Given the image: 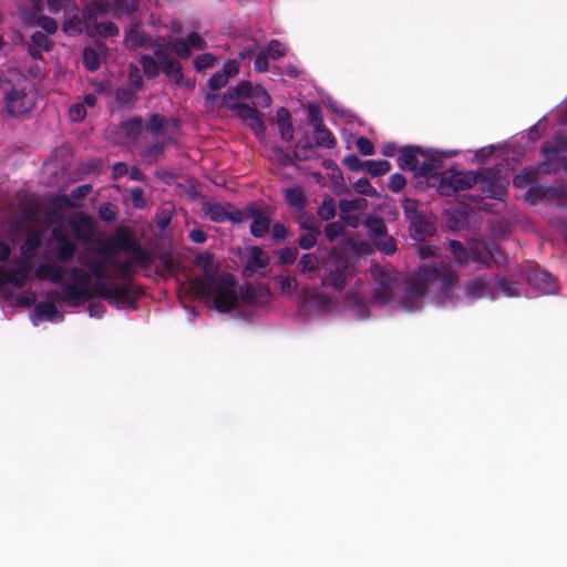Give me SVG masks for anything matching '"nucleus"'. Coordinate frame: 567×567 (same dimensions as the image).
<instances>
[{"mask_svg": "<svg viewBox=\"0 0 567 567\" xmlns=\"http://www.w3.org/2000/svg\"><path fill=\"white\" fill-rule=\"evenodd\" d=\"M104 12L105 8L102 4H96L93 9L84 11L85 31L89 35L112 38L118 34V28L114 22H97L96 14H102Z\"/></svg>", "mask_w": 567, "mask_h": 567, "instance_id": "12", "label": "nucleus"}, {"mask_svg": "<svg viewBox=\"0 0 567 567\" xmlns=\"http://www.w3.org/2000/svg\"><path fill=\"white\" fill-rule=\"evenodd\" d=\"M365 204V199L360 197L353 199L342 198L339 200V208L342 213L349 214L351 212L362 210Z\"/></svg>", "mask_w": 567, "mask_h": 567, "instance_id": "54", "label": "nucleus"}, {"mask_svg": "<svg viewBox=\"0 0 567 567\" xmlns=\"http://www.w3.org/2000/svg\"><path fill=\"white\" fill-rule=\"evenodd\" d=\"M270 217L267 215L251 221L250 234L256 238H262L270 229Z\"/></svg>", "mask_w": 567, "mask_h": 567, "instance_id": "48", "label": "nucleus"}, {"mask_svg": "<svg viewBox=\"0 0 567 567\" xmlns=\"http://www.w3.org/2000/svg\"><path fill=\"white\" fill-rule=\"evenodd\" d=\"M477 184V172H456L447 169L440 175H433L432 186L443 196H453L455 193L471 188Z\"/></svg>", "mask_w": 567, "mask_h": 567, "instance_id": "5", "label": "nucleus"}, {"mask_svg": "<svg viewBox=\"0 0 567 567\" xmlns=\"http://www.w3.org/2000/svg\"><path fill=\"white\" fill-rule=\"evenodd\" d=\"M53 241L52 251L55 259L60 262L68 264L72 261L76 255L78 246L61 226H55L51 230Z\"/></svg>", "mask_w": 567, "mask_h": 567, "instance_id": "13", "label": "nucleus"}, {"mask_svg": "<svg viewBox=\"0 0 567 567\" xmlns=\"http://www.w3.org/2000/svg\"><path fill=\"white\" fill-rule=\"evenodd\" d=\"M371 274L375 284L372 298L384 305L394 300L395 289L398 287V279L395 276L380 266L372 267Z\"/></svg>", "mask_w": 567, "mask_h": 567, "instance_id": "10", "label": "nucleus"}, {"mask_svg": "<svg viewBox=\"0 0 567 567\" xmlns=\"http://www.w3.org/2000/svg\"><path fill=\"white\" fill-rule=\"evenodd\" d=\"M477 184L487 197L504 200L508 192V181L501 169L485 168L477 173Z\"/></svg>", "mask_w": 567, "mask_h": 567, "instance_id": "9", "label": "nucleus"}, {"mask_svg": "<svg viewBox=\"0 0 567 567\" xmlns=\"http://www.w3.org/2000/svg\"><path fill=\"white\" fill-rule=\"evenodd\" d=\"M277 125L281 140L290 142L293 138L291 113L287 107H279L276 112Z\"/></svg>", "mask_w": 567, "mask_h": 567, "instance_id": "23", "label": "nucleus"}, {"mask_svg": "<svg viewBox=\"0 0 567 567\" xmlns=\"http://www.w3.org/2000/svg\"><path fill=\"white\" fill-rule=\"evenodd\" d=\"M330 259L332 261V268H329L326 276L321 278V286L329 287L332 290L340 292L347 286L349 261L337 248L331 250Z\"/></svg>", "mask_w": 567, "mask_h": 567, "instance_id": "8", "label": "nucleus"}, {"mask_svg": "<svg viewBox=\"0 0 567 567\" xmlns=\"http://www.w3.org/2000/svg\"><path fill=\"white\" fill-rule=\"evenodd\" d=\"M114 97L120 105L127 106H132L137 100L136 93L132 89L126 86H121L116 89Z\"/></svg>", "mask_w": 567, "mask_h": 567, "instance_id": "52", "label": "nucleus"}, {"mask_svg": "<svg viewBox=\"0 0 567 567\" xmlns=\"http://www.w3.org/2000/svg\"><path fill=\"white\" fill-rule=\"evenodd\" d=\"M64 275V268L55 264H42L35 270V276L39 279H45L55 285L63 280Z\"/></svg>", "mask_w": 567, "mask_h": 567, "instance_id": "24", "label": "nucleus"}, {"mask_svg": "<svg viewBox=\"0 0 567 567\" xmlns=\"http://www.w3.org/2000/svg\"><path fill=\"white\" fill-rule=\"evenodd\" d=\"M79 262L87 268L91 275L95 278L96 282H107L109 275L106 274V266L109 265L104 258L95 255L86 258L84 252H81L78 258Z\"/></svg>", "mask_w": 567, "mask_h": 567, "instance_id": "18", "label": "nucleus"}, {"mask_svg": "<svg viewBox=\"0 0 567 567\" xmlns=\"http://www.w3.org/2000/svg\"><path fill=\"white\" fill-rule=\"evenodd\" d=\"M372 244L375 246V248L381 251L382 254L386 256H391L396 250L395 240L392 236H390L388 233L382 235L379 238H375Z\"/></svg>", "mask_w": 567, "mask_h": 567, "instance_id": "42", "label": "nucleus"}, {"mask_svg": "<svg viewBox=\"0 0 567 567\" xmlns=\"http://www.w3.org/2000/svg\"><path fill=\"white\" fill-rule=\"evenodd\" d=\"M298 221L302 230H307L309 233H320V226L312 215L302 214Z\"/></svg>", "mask_w": 567, "mask_h": 567, "instance_id": "62", "label": "nucleus"}, {"mask_svg": "<svg viewBox=\"0 0 567 567\" xmlns=\"http://www.w3.org/2000/svg\"><path fill=\"white\" fill-rule=\"evenodd\" d=\"M540 151L546 161L550 162L555 159L567 152V135L564 133H556L550 140L542 145Z\"/></svg>", "mask_w": 567, "mask_h": 567, "instance_id": "19", "label": "nucleus"}, {"mask_svg": "<svg viewBox=\"0 0 567 567\" xmlns=\"http://www.w3.org/2000/svg\"><path fill=\"white\" fill-rule=\"evenodd\" d=\"M275 280L279 285V291L281 295L292 296L298 288V281L293 277H279L275 278Z\"/></svg>", "mask_w": 567, "mask_h": 567, "instance_id": "56", "label": "nucleus"}, {"mask_svg": "<svg viewBox=\"0 0 567 567\" xmlns=\"http://www.w3.org/2000/svg\"><path fill=\"white\" fill-rule=\"evenodd\" d=\"M189 286L195 295L205 298L207 302L212 301L218 312H229L237 306V281L229 272H223L217 278L214 274L194 277Z\"/></svg>", "mask_w": 567, "mask_h": 567, "instance_id": "2", "label": "nucleus"}, {"mask_svg": "<svg viewBox=\"0 0 567 567\" xmlns=\"http://www.w3.org/2000/svg\"><path fill=\"white\" fill-rule=\"evenodd\" d=\"M344 231V224L341 220L331 221L324 227V236L330 243L334 241Z\"/></svg>", "mask_w": 567, "mask_h": 567, "instance_id": "57", "label": "nucleus"}, {"mask_svg": "<svg viewBox=\"0 0 567 567\" xmlns=\"http://www.w3.org/2000/svg\"><path fill=\"white\" fill-rule=\"evenodd\" d=\"M112 267L117 270V277L123 282H132L134 277V267H138L137 262L134 259V255H132L131 259H125L122 261H113Z\"/></svg>", "mask_w": 567, "mask_h": 567, "instance_id": "32", "label": "nucleus"}, {"mask_svg": "<svg viewBox=\"0 0 567 567\" xmlns=\"http://www.w3.org/2000/svg\"><path fill=\"white\" fill-rule=\"evenodd\" d=\"M391 163L386 159L364 161V169L372 176H382L391 171Z\"/></svg>", "mask_w": 567, "mask_h": 567, "instance_id": "40", "label": "nucleus"}, {"mask_svg": "<svg viewBox=\"0 0 567 567\" xmlns=\"http://www.w3.org/2000/svg\"><path fill=\"white\" fill-rule=\"evenodd\" d=\"M536 178H537V172L532 167H525L524 169H522V172L519 174L514 176L513 185L516 188H524L527 186L529 188L532 185L537 184V183H535Z\"/></svg>", "mask_w": 567, "mask_h": 567, "instance_id": "35", "label": "nucleus"}, {"mask_svg": "<svg viewBox=\"0 0 567 567\" xmlns=\"http://www.w3.org/2000/svg\"><path fill=\"white\" fill-rule=\"evenodd\" d=\"M92 251L95 255H99L101 258H104L106 262L111 266L120 254V251L113 244L112 239L109 237H105L102 240H100V244L96 247H94Z\"/></svg>", "mask_w": 567, "mask_h": 567, "instance_id": "29", "label": "nucleus"}, {"mask_svg": "<svg viewBox=\"0 0 567 567\" xmlns=\"http://www.w3.org/2000/svg\"><path fill=\"white\" fill-rule=\"evenodd\" d=\"M239 72V64L236 60L225 61L223 68L216 71L208 80L207 85L212 91L226 86L229 79Z\"/></svg>", "mask_w": 567, "mask_h": 567, "instance_id": "17", "label": "nucleus"}, {"mask_svg": "<svg viewBox=\"0 0 567 567\" xmlns=\"http://www.w3.org/2000/svg\"><path fill=\"white\" fill-rule=\"evenodd\" d=\"M317 215L321 220H330L336 216V202L332 197H326L317 209Z\"/></svg>", "mask_w": 567, "mask_h": 567, "instance_id": "51", "label": "nucleus"}, {"mask_svg": "<svg viewBox=\"0 0 567 567\" xmlns=\"http://www.w3.org/2000/svg\"><path fill=\"white\" fill-rule=\"evenodd\" d=\"M216 63V58L212 53H203L194 59V66L199 72L213 68Z\"/></svg>", "mask_w": 567, "mask_h": 567, "instance_id": "61", "label": "nucleus"}, {"mask_svg": "<svg viewBox=\"0 0 567 567\" xmlns=\"http://www.w3.org/2000/svg\"><path fill=\"white\" fill-rule=\"evenodd\" d=\"M118 251H125L134 255L137 266L148 268L154 262V256L148 250L142 248L138 240L131 234L125 226H118L114 238H111Z\"/></svg>", "mask_w": 567, "mask_h": 567, "instance_id": "7", "label": "nucleus"}, {"mask_svg": "<svg viewBox=\"0 0 567 567\" xmlns=\"http://www.w3.org/2000/svg\"><path fill=\"white\" fill-rule=\"evenodd\" d=\"M269 265L268 255L258 246H254L249 250V256L245 265V271L250 274L257 269L266 268Z\"/></svg>", "mask_w": 567, "mask_h": 567, "instance_id": "25", "label": "nucleus"}, {"mask_svg": "<svg viewBox=\"0 0 567 567\" xmlns=\"http://www.w3.org/2000/svg\"><path fill=\"white\" fill-rule=\"evenodd\" d=\"M181 59H188L192 55L189 44L184 39H176L171 48Z\"/></svg>", "mask_w": 567, "mask_h": 567, "instance_id": "64", "label": "nucleus"}, {"mask_svg": "<svg viewBox=\"0 0 567 567\" xmlns=\"http://www.w3.org/2000/svg\"><path fill=\"white\" fill-rule=\"evenodd\" d=\"M285 200L289 206L302 209L306 204V195L301 187H289L285 190Z\"/></svg>", "mask_w": 567, "mask_h": 567, "instance_id": "36", "label": "nucleus"}, {"mask_svg": "<svg viewBox=\"0 0 567 567\" xmlns=\"http://www.w3.org/2000/svg\"><path fill=\"white\" fill-rule=\"evenodd\" d=\"M347 301L355 311L357 318L360 320L368 319L370 317V310L368 306L361 300L357 293H350L347 297Z\"/></svg>", "mask_w": 567, "mask_h": 567, "instance_id": "45", "label": "nucleus"}, {"mask_svg": "<svg viewBox=\"0 0 567 567\" xmlns=\"http://www.w3.org/2000/svg\"><path fill=\"white\" fill-rule=\"evenodd\" d=\"M31 43L29 44V54L34 58H41L42 51H49L51 49V41L48 35L41 31H35L31 35Z\"/></svg>", "mask_w": 567, "mask_h": 567, "instance_id": "27", "label": "nucleus"}, {"mask_svg": "<svg viewBox=\"0 0 567 567\" xmlns=\"http://www.w3.org/2000/svg\"><path fill=\"white\" fill-rule=\"evenodd\" d=\"M364 225L368 228V235L371 241L388 233L384 220L380 217L370 216L364 220Z\"/></svg>", "mask_w": 567, "mask_h": 567, "instance_id": "34", "label": "nucleus"}, {"mask_svg": "<svg viewBox=\"0 0 567 567\" xmlns=\"http://www.w3.org/2000/svg\"><path fill=\"white\" fill-rule=\"evenodd\" d=\"M465 292L468 298L482 299L484 297H493L491 290V279L486 277H477L465 285Z\"/></svg>", "mask_w": 567, "mask_h": 567, "instance_id": "22", "label": "nucleus"}, {"mask_svg": "<svg viewBox=\"0 0 567 567\" xmlns=\"http://www.w3.org/2000/svg\"><path fill=\"white\" fill-rule=\"evenodd\" d=\"M53 301L39 302L34 308V316L39 319L52 320L56 315L58 310L54 305V293H52Z\"/></svg>", "mask_w": 567, "mask_h": 567, "instance_id": "38", "label": "nucleus"}, {"mask_svg": "<svg viewBox=\"0 0 567 567\" xmlns=\"http://www.w3.org/2000/svg\"><path fill=\"white\" fill-rule=\"evenodd\" d=\"M205 215L214 223H224L227 220V209L221 204L206 203L203 206Z\"/></svg>", "mask_w": 567, "mask_h": 567, "instance_id": "37", "label": "nucleus"}, {"mask_svg": "<svg viewBox=\"0 0 567 567\" xmlns=\"http://www.w3.org/2000/svg\"><path fill=\"white\" fill-rule=\"evenodd\" d=\"M313 147H317L315 145V142H311L308 133L303 134V136H301L295 145V150H293L295 158L299 162H307V161L311 159Z\"/></svg>", "mask_w": 567, "mask_h": 567, "instance_id": "28", "label": "nucleus"}, {"mask_svg": "<svg viewBox=\"0 0 567 567\" xmlns=\"http://www.w3.org/2000/svg\"><path fill=\"white\" fill-rule=\"evenodd\" d=\"M120 128L126 138L135 141L142 134L143 118L141 116H133L121 122Z\"/></svg>", "mask_w": 567, "mask_h": 567, "instance_id": "30", "label": "nucleus"}, {"mask_svg": "<svg viewBox=\"0 0 567 567\" xmlns=\"http://www.w3.org/2000/svg\"><path fill=\"white\" fill-rule=\"evenodd\" d=\"M163 73L168 76L176 85H179L183 81V68L182 64L175 60L169 59L162 63Z\"/></svg>", "mask_w": 567, "mask_h": 567, "instance_id": "33", "label": "nucleus"}, {"mask_svg": "<svg viewBox=\"0 0 567 567\" xmlns=\"http://www.w3.org/2000/svg\"><path fill=\"white\" fill-rule=\"evenodd\" d=\"M144 74L148 79H154L159 74V66L157 61L150 54H143L138 60Z\"/></svg>", "mask_w": 567, "mask_h": 567, "instance_id": "47", "label": "nucleus"}, {"mask_svg": "<svg viewBox=\"0 0 567 567\" xmlns=\"http://www.w3.org/2000/svg\"><path fill=\"white\" fill-rule=\"evenodd\" d=\"M173 142L174 138L168 137L165 141L148 144L142 148L141 156L148 162H155L164 154L166 146Z\"/></svg>", "mask_w": 567, "mask_h": 567, "instance_id": "31", "label": "nucleus"}, {"mask_svg": "<svg viewBox=\"0 0 567 567\" xmlns=\"http://www.w3.org/2000/svg\"><path fill=\"white\" fill-rule=\"evenodd\" d=\"M319 267V258L313 252H308L301 256L297 269L300 274H308L316 271Z\"/></svg>", "mask_w": 567, "mask_h": 567, "instance_id": "44", "label": "nucleus"}, {"mask_svg": "<svg viewBox=\"0 0 567 567\" xmlns=\"http://www.w3.org/2000/svg\"><path fill=\"white\" fill-rule=\"evenodd\" d=\"M495 287L497 291L503 293L506 297H516V284L514 281L508 280L505 276H497L495 279Z\"/></svg>", "mask_w": 567, "mask_h": 567, "instance_id": "53", "label": "nucleus"}, {"mask_svg": "<svg viewBox=\"0 0 567 567\" xmlns=\"http://www.w3.org/2000/svg\"><path fill=\"white\" fill-rule=\"evenodd\" d=\"M457 282V274L450 265L441 264L433 267H421L409 281L405 297L401 300L404 311H415L422 307V298L431 289L450 296Z\"/></svg>", "mask_w": 567, "mask_h": 567, "instance_id": "1", "label": "nucleus"}, {"mask_svg": "<svg viewBox=\"0 0 567 567\" xmlns=\"http://www.w3.org/2000/svg\"><path fill=\"white\" fill-rule=\"evenodd\" d=\"M449 246H450V251H451L455 262L461 267L466 265L467 257H468V249H466L465 246L458 240H451Z\"/></svg>", "mask_w": 567, "mask_h": 567, "instance_id": "46", "label": "nucleus"}, {"mask_svg": "<svg viewBox=\"0 0 567 567\" xmlns=\"http://www.w3.org/2000/svg\"><path fill=\"white\" fill-rule=\"evenodd\" d=\"M83 64L86 70L94 72L100 69L101 61L97 51L92 47H86L83 50Z\"/></svg>", "mask_w": 567, "mask_h": 567, "instance_id": "49", "label": "nucleus"}, {"mask_svg": "<svg viewBox=\"0 0 567 567\" xmlns=\"http://www.w3.org/2000/svg\"><path fill=\"white\" fill-rule=\"evenodd\" d=\"M410 235L415 240H424L435 233V227L423 214L409 220Z\"/></svg>", "mask_w": 567, "mask_h": 567, "instance_id": "21", "label": "nucleus"}, {"mask_svg": "<svg viewBox=\"0 0 567 567\" xmlns=\"http://www.w3.org/2000/svg\"><path fill=\"white\" fill-rule=\"evenodd\" d=\"M0 92L4 109L10 116L24 115L35 105V97L30 91H27L25 80L23 79H19L17 82L0 79Z\"/></svg>", "mask_w": 567, "mask_h": 567, "instance_id": "3", "label": "nucleus"}, {"mask_svg": "<svg viewBox=\"0 0 567 567\" xmlns=\"http://www.w3.org/2000/svg\"><path fill=\"white\" fill-rule=\"evenodd\" d=\"M525 200L530 205L547 200L558 207L567 208V188L544 184L532 185L525 194Z\"/></svg>", "mask_w": 567, "mask_h": 567, "instance_id": "11", "label": "nucleus"}, {"mask_svg": "<svg viewBox=\"0 0 567 567\" xmlns=\"http://www.w3.org/2000/svg\"><path fill=\"white\" fill-rule=\"evenodd\" d=\"M167 118L158 113L151 114L146 128L155 136L163 135Z\"/></svg>", "mask_w": 567, "mask_h": 567, "instance_id": "50", "label": "nucleus"}, {"mask_svg": "<svg viewBox=\"0 0 567 567\" xmlns=\"http://www.w3.org/2000/svg\"><path fill=\"white\" fill-rule=\"evenodd\" d=\"M422 156L424 159L422 163H419L416 173L422 177H426L429 184L432 186V177L433 175H440V173H435V171L441 166L442 161L435 156L429 155L427 152Z\"/></svg>", "mask_w": 567, "mask_h": 567, "instance_id": "26", "label": "nucleus"}, {"mask_svg": "<svg viewBox=\"0 0 567 567\" xmlns=\"http://www.w3.org/2000/svg\"><path fill=\"white\" fill-rule=\"evenodd\" d=\"M9 274V284L16 288H23L28 281L29 268L25 265H21L16 267L14 269L8 271Z\"/></svg>", "mask_w": 567, "mask_h": 567, "instance_id": "41", "label": "nucleus"}, {"mask_svg": "<svg viewBox=\"0 0 567 567\" xmlns=\"http://www.w3.org/2000/svg\"><path fill=\"white\" fill-rule=\"evenodd\" d=\"M315 134V145L317 147L333 148L337 145V140L333 133L327 126L316 132Z\"/></svg>", "mask_w": 567, "mask_h": 567, "instance_id": "43", "label": "nucleus"}, {"mask_svg": "<svg viewBox=\"0 0 567 567\" xmlns=\"http://www.w3.org/2000/svg\"><path fill=\"white\" fill-rule=\"evenodd\" d=\"M234 113L245 125L249 126L257 136L265 134L266 125L262 114L256 107L247 103H239L234 106Z\"/></svg>", "mask_w": 567, "mask_h": 567, "instance_id": "16", "label": "nucleus"}, {"mask_svg": "<svg viewBox=\"0 0 567 567\" xmlns=\"http://www.w3.org/2000/svg\"><path fill=\"white\" fill-rule=\"evenodd\" d=\"M527 284L542 293H554L556 291V280L546 270L537 266H529L524 270Z\"/></svg>", "mask_w": 567, "mask_h": 567, "instance_id": "15", "label": "nucleus"}, {"mask_svg": "<svg viewBox=\"0 0 567 567\" xmlns=\"http://www.w3.org/2000/svg\"><path fill=\"white\" fill-rule=\"evenodd\" d=\"M308 124L313 128V132H318L326 125L323 123V116L320 106L310 103L307 106Z\"/></svg>", "mask_w": 567, "mask_h": 567, "instance_id": "39", "label": "nucleus"}, {"mask_svg": "<svg viewBox=\"0 0 567 567\" xmlns=\"http://www.w3.org/2000/svg\"><path fill=\"white\" fill-rule=\"evenodd\" d=\"M73 282L62 286L61 292H54V299L64 301L71 307H79L96 296L95 288L91 289L92 276L81 267L70 269Z\"/></svg>", "mask_w": 567, "mask_h": 567, "instance_id": "4", "label": "nucleus"}, {"mask_svg": "<svg viewBox=\"0 0 567 567\" xmlns=\"http://www.w3.org/2000/svg\"><path fill=\"white\" fill-rule=\"evenodd\" d=\"M63 29L66 32L81 33L85 29L84 14L81 19L74 13L64 22Z\"/></svg>", "mask_w": 567, "mask_h": 567, "instance_id": "58", "label": "nucleus"}, {"mask_svg": "<svg viewBox=\"0 0 567 567\" xmlns=\"http://www.w3.org/2000/svg\"><path fill=\"white\" fill-rule=\"evenodd\" d=\"M299 255L298 248L295 246H289L280 249L277 254L278 264L281 266L292 265Z\"/></svg>", "mask_w": 567, "mask_h": 567, "instance_id": "55", "label": "nucleus"}, {"mask_svg": "<svg viewBox=\"0 0 567 567\" xmlns=\"http://www.w3.org/2000/svg\"><path fill=\"white\" fill-rule=\"evenodd\" d=\"M195 265L203 268V270L206 274H212L213 265H214V258L213 255L208 251L198 254L195 257Z\"/></svg>", "mask_w": 567, "mask_h": 567, "instance_id": "63", "label": "nucleus"}, {"mask_svg": "<svg viewBox=\"0 0 567 567\" xmlns=\"http://www.w3.org/2000/svg\"><path fill=\"white\" fill-rule=\"evenodd\" d=\"M69 227L74 238L83 245L94 239L95 224L91 216L80 213L69 220Z\"/></svg>", "mask_w": 567, "mask_h": 567, "instance_id": "14", "label": "nucleus"}, {"mask_svg": "<svg viewBox=\"0 0 567 567\" xmlns=\"http://www.w3.org/2000/svg\"><path fill=\"white\" fill-rule=\"evenodd\" d=\"M417 206H419V202L413 198H405L402 202L403 213L408 220H411V219L422 215V213L419 210Z\"/></svg>", "mask_w": 567, "mask_h": 567, "instance_id": "60", "label": "nucleus"}, {"mask_svg": "<svg viewBox=\"0 0 567 567\" xmlns=\"http://www.w3.org/2000/svg\"><path fill=\"white\" fill-rule=\"evenodd\" d=\"M353 187L361 195L370 196V197H377L378 196V192L371 185L370 181L368 178H365V177L359 178L353 184Z\"/></svg>", "mask_w": 567, "mask_h": 567, "instance_id": "59", "label": "nucleus"}, {"mask_svg": "<svg viewBox=\"0 0 567 567\" xmlns=\"http://www.w3.org/2000/svg\"><path fill=\"white\" fill-rule=\"evenodd\" d=\"M95 292L97 297L111 301L116 307L133 308L140 298V291L130 282H95Z\"/></svg>", "mask_w": 567, "mask_h": 567, "instance_id": "6", "label": "nucleus"}, {"mask_svg": "<svg viewBox=\"0 0 567 567\" xmlns=\"http://www.w3.org/2000/svg\"><path fill=\"white\" fill-rule=\"evenodd\" d=\"M425 155L420 146L406 145L400 148V155L398 157V165L401 169L416 172L419 165V156Z\"/></svg>", "mask_w": 567, "mask_h": 567, "instance_id": "20", "label": "nucleus"}]
</instances>
